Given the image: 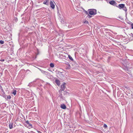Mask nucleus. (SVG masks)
Instances as JSON below:
<instances>
[{
  "label": "nucleus",
  "instance_id": "f8f14e48",
  "mask_svg": "<svg viewBox=\"0 0 133 133\" xmlns=\"http://www.w3.org/2000/svg\"><path fill=\"white\" fill-rule=\"evenodd\" d=\"M10 129H11L13 128V123H10L9 125Z\"/></svg>",
  "mask_w": 133,
  "mask_h": 133
},
{
  "label": "nucleus",
  "instance_id": "5701e85b",
  "mask_svg": "<svg viewBox=\"0 0 133 133\" xmlns=\"http://www.w3.org/2000/svg\"><path fill=\"white\" fill-rule=\"evenodd\" d=\"M132 37H133V34L132 33H131L129 34Z\"/></svg>",
  "mask_w": 133,
  "mask_h": 133
},
{
  "label": "nucleus",
  "instance_id": "f3484780",
  "mask_svg": "<svg viewBox=\"0 0 133 133\" xmlns=\"http://www.w3.org/2000/svg\"><path fill=\"white\" fill-rule=\"evenodd\" d=\"M57 13H58V15H59V17H60V16L61 15L59 14H58L59 13V10H58V7H57Z\"/></svg>",
  "mask_w": 133,
  "mask_h": 133
},
{
  "label": "nucleus",
  "instance_id": "b1692460",
  "mask_svg": "<svg viewBox=\"0 0 133 133\" xmlns=\"http://www.w3.org/2000/svg\"><path fill=\"white\" fill-rule=\"evenodd\" d=\"M84 23L85 24H88V22L87 21H85L84 22Z\"/></svg>",
  "mask_w": 133,
  "mask_h": 133
},
{
  "label": "nucleus",
  "instance_id": "4468645a",
  "mask_svg": "<svg viewBox=\"0 0 133 133\" xmlns=\"http://www.w3.org/2000/svg\"><path fill=\"white\" fill-rule=\"evenodd\" d=\"M68 57L70 59L71 61H73V59L72 58V57L70 55H68Z\"/></svg>",
  "mask_w": 133,
  "mask_h": 133
},
{
  "label": "nucleus",
  "instance_id": "a878e982",
  "mask_svg": "<svg viewBox=\"0 0 133 133\" xmlns=\"http://www.w3.org/2000/svg\"><path fill=\"white\" fill-rule=\"evenodd\" d=\"M29 124V126L30 127H32V125L31 124H30L29 123V124Z\"/></svg>",
  "mask_w": 133,
  "mask_h": 133
},
{
  "label": "nucleus",
  "instance_id": "f03ea898",
  "mask_svg": "<svg viewBox=\"0 0 133 133\" xmlns=\"http://www.w3.org/2000/svg\"><path fill=\"white\" fill-rule=\"evenodd\" d=\"M125 6V4H119L118 5H116V7L120 9H122L124 8Z\"/></svg>",
  "mask_w": 133,
  "mask_h": 133
},
{
  "label": "nucleus",
  "instance_id": "6ab92c4d",
  "mask_svg": "<svg viewBox=\"0 0 133 133\" xmlns=\"http://www.w3.org/2000/svg\"><path fill=\"white\" fill-rule=\"evenodd\" d=\"M103 127H104L105 128H106L107 127V126L106 124H104L103 125Z\"/></svg>",
  "mask_w": 133,
  "mask_h": 133
},
{
  "label": "nucleus",
  "instance_id": "393cba45",
  "mask_svg": "<svg viewBox=\"0 0 133 133\" xmlns=\"http://www.w3.org/2000/svg\"><path fill=\"white\" fill-rule=\"evenodd\" d=\"M26 124H28L29 123V122L28 121H26Z\"/></svg>",
  "mask_w": 133,
  "mask_h": 133
},
{
  "label": "nucleus",
  "instance_id": "39448f33",
  "mask_svg": "<svg viewBox=\"0 0 133 133\" xmlns=\"http://www.w3.org/2000/svg\"><path fill=\"white\" fill-rule=\"evenodd\" d=\"M65 87L64 85V84H63L61 85V89L60 90V91H63L65 89Z\"/></svg>",
  "mask_w": 133,
  "mask_h": 133
},
{
  "label": "nucleus",
  "instance_id": "f257e3e1",
  "mask_svg": "<svg viewBox=\"0 0 133 133\" xmlns=\"http://www.w3.org/2000/svg\"><path fill=\"white\" fill-rule=\"evenodd\" d=\"M109 3L113 6H116L117 5V3L114 0H112L109 2Z\"/></svg>",
  "mask_w": 133,
  "mask_h": 133
},
{
  "label": "nucleus",
  "instance_id": "9d476101",
  "mask_svg": "<svg viewBox=\"0 0 133 133\" xmlns=\"http://www.w3.org/2000/svg\"><path fill=\"white\" fill-rule=\"evenodd\" d=\"M55 82H56V84H57L58 86H59V85H60V81L59 80L56 79V80H55Z\"/></svg>",
  "mask_w": 133,
  "mask_h": 133
},
{
  "label": "nucleus",
  "instance_id": "9b49d317",
  "mask_svg": "<svg viewBox=\"0 0 133 133\" xmlns=\"http://www.w3.org/2000/svg\"><path fill=\"white\" fill-rule=\"evenodd\" d=\"M67 64V66H66V69H70L71 68V66L70 64L68 63L67 64Z\"/></svg>",
  "mask_w": 133,
  "mask_h": 133
},
{
  "label": "nucleus",
  "instance_id": "412c9836",
  "mask_svg": "<svg viewBox=\"0 0 133 133\" xmlns=\"http://www.w3.org/2000/svg\"><path fill=\"white\" fill-rule=\"evenodd\" d=\"M0 43L2 44H3L4 43V42L2 40L0 41Z\"/></svg>",
  "mask_w": 133,
  "mask_h": 133
},
{
  "label": "nucleus",
  "instance_id": "4be33fe9",
  "mask_svg": "<svg viewBox=\"0 0 133 133\" xmlns=\"http://www.w3.org/2000/svg\"><path fill=\"white\" fill-rule=\"evenodd\" d=\"M11 98V97L10 95H8L7 96V98L8 99H10Z\"/></svg>",
  "mask_w": 133,
  "mask_h": 133
},
{
  "label": "nucleus",
  "instance_id": "c85d7f7f",
  "mask_svg": "<svg viewBox=\"0 0 133 133\" xmlns=\"http://www.w3.org/2000/svg\"><path fill=\"white\" fill-rule=\"evenodd\" d=\"M0 61H1L3 62V61H4V59L0 60Z\"/></svg>",
  "mask_w": 133,
  "mask_h": 133
},
{
  "label": "nucleus",
  "instance_id": "bb28decb",
  "mask_svg": "<svg viewBox=\"0 0 133 133\" xmlns=\"http://www.w3.org/2000/svg\"><path fill=\"white\" fill-rule=\"evenodd\" d=\"M131 28L133 29V23H132L131 25Z\"/></svg>",
  "mask_w": 133,
  "mask_h": 133
},
{
  "label": "nucleus",
  "instance_id": "0eeeda50",
  "mask_svg": "<svg viewBox=\"0 0 133 133\" xmlns=\"http://www.w3.org/2000/svg\"><path fill=\"white\" fill-rule=\"evenodd\" d=\"M41 70V72L42 73L45 74V75H48V74H49V73L48 72L45 71L44 70Z\"/></svg>",
  "mask_w": 133,
  "mask_h": 133
},
{
  "label": "nucleus",
  "instance_id": "ddd939ff",
  "mask_svg": "<svg viewBox=\"0 0 133 133\" xmlns=\"http://www.w3.org/2000/svg\"><path fill=\"white\" fill-rule=\"evenodd\" d=\"M89 14L90 15H91V9H89L88 10Z\"/></svg>",
  "mask_w": 133,
  "mask_h": 133
},
{
  "label": "nucleus",
  "instance_id": "c756f323",
  "mask_svg": "<svg viewBox=\"0 0 133 133\" xmlns=\"http://www.w3.org/2000/svg\"><path fill=\"white\" fill-rule=\"evenodd\" d=\"M60 97H61L62 96V95H60Z\"/></svg>",
  "mask_w": 133,
  "mask_h": 133
},
{
  "label": "nucleus",
  "instance_id": "20e7f679",
  "mask_svg": "<svg viewBox=\"0 0 133 133\" xmlns=\"http://www.w3.org/2000/svg\"><path fill=\"white\" fill-rule=\"evenodd\" d=\"M97 10L95 9H92V15H95L96 14Z\"/></svg>",
  "mask_w": 133,
  "mask_h": 133
},
{
  "label": "nucleus",
  "instance_id": "dca6fc26",
  "mask_svg": "<svg viewBox=\"0 0 133 133\" xmlns=\"http://www.w3.org/2000/svg\"><path fill=\"white\" fill-rule=\"evenodd\" d=\"M16 94V90H15L13 92H12V94H14V95H15Z\"/></svg>",
  "mask_w": 133,
  "mask_h": 133
},
{
  "label": "nucleus",
  "instance_id": "2eb2a0df",
  "mask_svg": "<svg viewBox=\"0 0 133 133\" xmlns=\"http://www.w3.org/2000/svg\"><path fill=\"white\" fill-rule=\"evenodd\" d=\"M50 67H51V68H53L54 66V64L53 63H51L50 64Z\"/></svg>",
  "mask_w": 133,
  "mask_h": 133
},
{
  "label": "nucleus",
  "instance_id": "aec40b11",
  "mask_svg": "<svg viewBox=\"0 0 133 133\" xmlns=\"http://www.w3.org/2000/svg\"><path fill=\"white\" fill-rule=\"evenodd\" d=\"M123 8V10L125 11L126 12L127 11V8H126V7H125V6H124V8Z\"/></svg>",
  "mask_w": 133,
  "mask_h": 133
},
{
  "label": "nucleus",
  "instance_id": "a211bd4d",
  "mask_svg": "<svg viewBox=\"0 0 133 133\" xmlns=\"http://www.w3.org/2000/svg\"><path fill=\"white\" fill-rule=\"evenodd\" d=\"M58 74H59L60 75H62V76H61V77H63V75H62V72H59Z\"/></svg>",
  "mask_w": 133,
  "mask_h": 133
},
{
  "label": "nucleus",
  "instance_id": "6e6552de",
  "mask_svg": "<svg viewBox=\"0 0 133 133\" xmlns=\"http://www.w3.org/2000/svg\"><path fill=\"white\" fill-rule=\"evenodd\" d=\"M49 0H45L43 2V4L46 5L48 4L49 3Z\"/></svg>",
  "mask_w": 133,
  "mask_h": 133
},
{
  "label": "nucleus",
  "instance_id": "7ed1b4c3",
  "mask_svg": "<svg viewBox=\"0 0 133 133\" xmlns=\"http://www.w3.org/2000/svg\"><path fill=\"white\" fill-rule=\"evenodd\" d=\"M50 4L51 8L52 9H54L55 8V6L54 3L52 1H50Z\"/></svg>",
  "mask_w": 133,
  "mask_h": 133
},
{
  "label": "nucleus",
  "instance_id": "423d86ee",
  "mask_svg": "<svg viewBox=\"0 0 133 133\" xmlns=\"http://www.w3.org/2000/svg\"><path fill=\"white\" fill-rule=\"evenodd\" d=\"M60 107L61 108L63 109H65L66 108V107L64 104H61Z\"/></svg>",
  "mask_w": 133,
  "mask_h": 133
},
{
  "label": "nucleus",
  "instance_id": "cd10ccee",
  "mask_svg": "<svg viewBox=\"0 0 133 133\" xmlns=\"http://www.w3.org/2000/svg\"><path fill=\"white\" fill-rule=\"evenodd\" d=\"M37 131L38 133H42V132L39 131Z\"/></svg>",
  "mask_w": 133,
  "mask_h": 133
},
{
  "label": "nucleus",
  "instance_id": "1a4fd4ad",
  "mask_svg": "<svg viewBox=\"0 0 133 133\" xmlns=\"http://www.w3.org/2000/svg\"><path fill=\"white\" fill-rule=\"evenodd\" d=\"M84 12L85 14L88 15L87 16V18H89L91 17V16H90L89 15V14H88V12L87 11L84 10Z\"/></svg>",
  "mask_w": 133,
  "mask_h": 133
}]
</instances>
